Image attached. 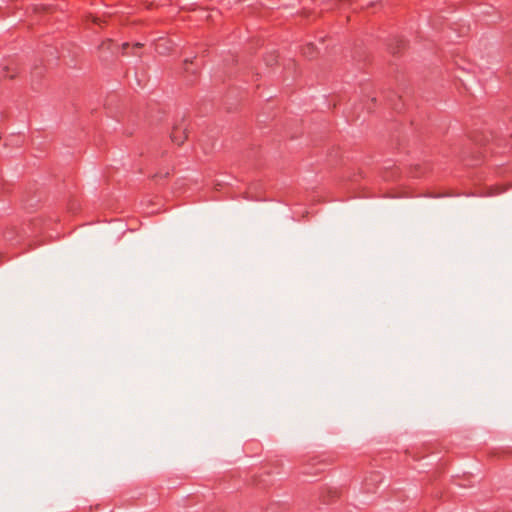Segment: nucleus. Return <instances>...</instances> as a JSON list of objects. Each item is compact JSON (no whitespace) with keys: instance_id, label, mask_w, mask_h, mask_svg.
Wrapping results in <instances>:
<instances>
[{"instance_id":"7ed1b4c3","label":"nucleus","mask_w":512,"mask_h":512,"mask_svg":"<svg viewBox=\"0 0 512 512\" xmlns=\"http://www.w3.org/2000/svg\"><path fill=\"white\" fill-rule=\"evenodd\" d=\"M313 49H314L313 44H309V45L306 47L305 51H304L305 56H307V57H313Z\"/></svg>"},{"instance_id":"0eeeda50","label":"nucleus","mask_w":512,"mask_h":512,"mask_svg":"<svg viewBox=\"0 0 512 512\" xmlns=\"http://www.w3.org/2000/svg\"><path fill=\"white\" fill-rule=\"evenodd\" d=\"M99 21H100V20H99L98 18H96V17H94V18H93V22H95V23H97V24H98V23H99Z\"/></svg>"},{"instance_id":"20e7f679","label":"nucleus","mask_w":512,"mask_h":512,"mask_svg":"<svg viewBox=\"0 0 512 512\" xmlns=\"http://www.w3.org/2000/svg\"><path fill=\"white\" fill-rule=\"evenodd\" d=\"M110 45H111V41H110V40H107L106 42H104V43L101 45V47H102L103 49H104V48L109 49Z\"/></svg>"},{"instance_id":"f257e3e1","label":"nucleus","mask_w":512,"mask_h":512,"mask_svg":"<svg viewBox=\"0 0 512 512\" xmlns=\"http://www.w3.org/2000/svg\"><path fill=\"white\" fill-rule=\"evenodd\" d=\"M155 49L159 54L165 55L171 50V43L165 38H159L155 42Z\"/></svg>"},{"instance_id":"423d86ee","label":"nucleus","mask_w":512,"mask_h":512,"mask_svg":"<svg viewBox=\"0 0 512 512\" xmlns=\"http://www.w3.org/2000/svg\"><path fill=\"white\" fill-rule=\"evenodd\" d=\"M128 46H129V44H128V43H124V44L122 45L123 50L127 49V47H128Z\"/></svg>"},{"instance_id":"39448f33","label":"nucleus","mask_w":512,"mask_h":512,"mask_svg":"<svg viewBox=\"0 0 512 512\" xmlns=\"http://www.w3.org/2000/svg\"><path fill=\"white\" fill-rule=\"evenodd\" d=\"M142 46H143V44H142V43L137 42V43H135V44H134V46H133V47H134V48H140V47H142Z\"/></svg>"},{"instance_id":"f03ea898","label":"nucleus","mask_w":512,"mask_h":512,"mask_svg":"<svg viewBox=\"0 0 512 512\" xmlns=\"http://www.w3.org/2000/svg\"><path fill=\"white\" fill-rule=\"evenodd\" d=\"M171 138L174 143L181 145L187 138L186 130L184 128L175 127L172 132Z\"/></svg>"}]
</instances>
